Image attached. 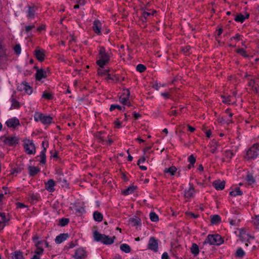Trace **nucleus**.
I'll return each instance as SVG.
<instances>
[{"mask_svg":"<svg viewBox=\"0 0 259 259\" xmlns=\"http://www.w3.org/2000/svg\"><path fill=\"white\" fill-rule=\"evenodd\" d=\"M223 240L221 236L218 234L209 235L203 242V244L209 243L210 245H219L221 244Z\"/></svg>","mask_w":259,"mask_h":259,"instance_id":"f257e3e1","label":"nucleus"},{"mask_svg":"<svg viewBox=\"0 0 259 259\" xmlns=\"http://www.w3.org/2000/svg\"><path fill=\"white\" fill-rule=\"evenodd\" d=\"M99 55L101 58L97 61V63L100 68H104V66L106 64L109 60V55L106 53L105 49L104 47L100 48Z\"/></svg>","mask_w":259,"mask_h":259,"instance_id":"f03ea898","label":"nucleus"},{"mask_svg":"<svg viewBox=\"0 0 259 259\" xmlns=\"http://www.w3.org/2000/svg\"><path fill=\"white\" fill-rule=\"evenodd\" d=\"M259 155V145L254 144L246 152V158L254 159Z\"/></svg>","mask_w":259,"mask_h":259,"instance_id":"7ed1b4c3","label":"nucleus"},{"mask_svg":"<svg viewBox=\"0 0 259 259\" xmlns=\"http://www.w3.org/2000/svg\"><path fill=\"white\" fill-rule=\"evenodd\" d=\"M34 120L36 121H40L44 124H50L52 121V117L50 116L45 115L43 114L36 113L34 116Z\"/></svg>","mask_w":259,"mask_h":259,"instance_id":"20e7f679","label":"nucleus"},{"mask_svg":"<svg viewBox=\"0 0 259 259\" xmlns=\"http://www.w3.org/2000/svg\"><path fill=\"white\" fill-rule=\"evenodd\" d=\"M24 147L26 152L28 154H34L35 152V147L32 141H25L24 144Z\"/></svg>","mask_w":259,"mask_h":259,"instance_id":"39448f33","label":"nucleus"},{"mask_svg":"<svg viewBox=\"0 0 259 259\" xmlns=\"http://www.w3.org/2000/svg\"><path fill=\"white\" fill-rule=\"evenodd\" d=\"M148 249L153 250L155 252L158 251V243L157 239H155L154 237H151L150 238L149 240L148 244Z\"/></svg>","mask_w":259,"mask_h":259,"instance_id":"423d86ee","label":"nucleus"},{"mask_svg":"<svg viewBox=\"0 0 259 259\" xmlns=\"http://www.w3.org/2000/svg\"><path fill=\"white\" fill-rule=\"evenodd\" d=\"M94 238L95 241L101 242L103 243V240L107 238L109 240V236L105 234L99 233L98 231H96L94 232Z\"/></svg>","mask_w":259,"mask_h":259,"instance_id":"0eeeda50","label":"nucleus"},{"mask_svg":"<svg viewBox=\"0 0 259 259\" xmlns=\"http://www.w3.org/2000/svg\"><path fill=\"white\" fill-rule=\"evenodd\" d=\"M4 142L9 146H13L18 144V139L16 137H7L4 140Z\"/></svg>","mask_w":259,"mask_h":259,"instance_id":"6e6552de","label":"nucleus"},{"mask_svg":"<svg viewBox=\"0 0 259 259\" xmlns=\"http://www.w3.org/2000/svg\"><path fill=\"white\" fill-rule=\"evenodd\" d=\"M6 123L8 127L15 128L17 125L19 124V121L17 118L14 117L9 119L6 121Z\"/></svg>","mask_w":259,"mask_h":259,"instance_id":"1a4fd4ad","label":"nucleus"},{"mask_svg":"<svg viewBox=\"0 0 259 259\" xmlns=\"http://www.w3.org/2000/svg\"><path fill=\"white\" fill-rule=\"evenodd\" d=\"M213 186L218 190H223L225 185V182L224 181H221L219 180L215 181L212 183Z\"/></svg>","mask_w":259,"mask_h":259,"instance_id":"9d476101","label":"nucleus"},{"mask_svg":"<svg viewBox=\"0 0 259 259\" xmlns=\"http://www.w3.org/2000/svg\"><path fill=\"white\" fill-rule=\"evenodd\" d=\"M8 259H23V253L20 251H16L8 256Z\"/></svg>","mask_w":259,"mask_h":259,"instance_id":"9b49d317","label":"nucleus"},{"mask_svg":"<svg viewBox=\"0 0 259 259\" xmlns=\"http://www.w3.org/2000/svg\"><path fill=\"white\" fill-rule=\"evenodd\" d=\"M74 256L76 259H83L86 256L85 252L82 248H79L76 250Z\"/></svg>","mask_w":259,"mask_h":259,"instance_id":"f8f14e48","label":"nucleus"},{"mask_svg":"<svg viewBox=\"0 0 259 259\" xmlns=\"http://www.w3.org/2000/svg\"><path fill=\"white\" fill-rule=\"evenodd\" d=\"M36 79L37 80H41L42 78L47 77V72L42 69H38L36 73Z\"/></svg>","mask_w":259,"mask_h":259,"instance_id":"ddd939ff","label":"nucleus"},{"mask_svg":"<svg viewBox=\"0 0 259 259\" xmlns=\"http://www.w3.org/2000/svg\"><path fill=\"white\" fill-rule=\"evenodd\" d=\"M68 237V234L67 233L61 234L56 237L55 242L57 244H60L66 240Z\"/></svg>","mask_w":259,"mask_h":259,"instance_id":"4468645a","label":"nucleus"},{"mask_svg":"<svg viewBox=\"0 0 259 259\" xmlns=\"http://www.w3.org/2000/svg\"><path fill=\"white\" fill-rule=\"evenodd\" d=\"M45 51L43 50H36L35 51V55L39 61L41 62L44 59Z\"/></svg>","mask_w":259,"mask_h":259,"instance_id":"2eb2a0df","label":"nucleus"},{"mask_svg":"<svg viewBox=\"0 0 259 259\" xmlns=\"http://www.w3.org/2000/svg\"><path fill=\"white\" fill-rule=\"evenodd\" d=\"M93 30L97 34L100 33V30L101 29V23L99 20H96L94 22V25L93 26Z\"/></svg>","mask_w":259,"mask_h":259,"instance_id":"dca6fc26","label":"nucleus"},{"mask_svg":"<svg viewBox=\"0 0 259 259\" xmlns=\"http://www.w3.org/2000/svg\"><path fill=\"white\" fill-rule=\"evenodd\" d=\"M44 142H42V145L44 147L43 150L41 151L40 152L39 157L40 158V162L42 164H45L46 163V148L44 147Z\"/></svg>","mask_w":259,"mask_h":259,"instance_id":"f3484780","label":"nucleus"},{"mask_svg":"<svg viewBox=\"0 0 259 259\" xmlns=\"http://www.w3.org/2000/svg\"><path fill=\"white\" fill-rule=\"evenodd\" d=\"M195 189L192 185H190V188L188 190L185 191V197L186 198H190L193 196Z\"/></svg>","mask_w":259,"mask_h":259,"instance_id":"a211bd4d","label":"nucleus"},{"mask_svg":"<svg viewBox=\"0 0 259 259\" xmlns=\"http://www.w3.org/2000/svg\"><path fill=\"white\" fill-rule=\"evenodd\" d=\"M29 174L31 176H34L36 175L40 170L37 167L29 166L28 167Z\"/></svg>","mask_w":259,"mask_h":259,"instance_id":"6ab92c4d","label":"nucleus"},{"mask_svg":"<svg viewBox=\"0 0 259 259\" xmlns=\"http://www.w3.org/2000/svg\"><path fill=\"white\" fill-rule=\"evenodd\" d=\"M55 185V182L52 179H50L46 183V188L50 192H52L54 190V186Z\"/></svg>","mask_w":259,"mask_h":259,"instance_id":"aec40b11","label":"nucleus"},{"mask_svg":"<svg viewBox=\"0 0 259 259\" xmlns=\"http://www.w3.org/2000/svg\"><path fill=\"white\" fill-rule=\"evenodd\" d=\"M137 188V186H131L130 187H128L125 190H123L122 192V194L124 195H128L132 193Z\"/></svg>","mask_w":259,"mask_h":259,"instance_id":"412c9836","label":"nucleus"},{"mask_svg":"<svg viewBox=\"0 0 259 259\" xmlns=\"http://www.w3.org/2000/svg\"><path fill=\"white\" fill-rule=\"evenodd\" d=\"M93 218L95 221L97 222H101L103 219L102 214L98 211L94 212Z\"/></svg>","mask_w":259,"mask_h":259,"instance_id":"4be33fe9","label":"nucleus"},{"mask_svg":"<svg viewBox=\"0 0 259 259\" xmlns=\"http://www.w3.org/2000/svg\"><path fill=\"white\" fill-rule=\"evenodd\" d=\"M210 218L212 224H217L219 223L221 220V217L218 214L211 215Z\"/></svg>","mask_w":259,"mask_h":259,"instance_id":"5701e85b","label":"nucleus"},{"mask_svg":"<svg viewBox=\"0 0 259 259\" xmlns=\"http://www.w3.org/2000/svg\"><path fill=\"white\" fill-rule=\"evenodd\" d=\"M129 222L134 226L140 224V219L138 217L132 218L129 220Z\"/></svg>","mask_w":259,"mask_h":259,"instance_id":"b1692460","label":"nucleus"},{"mask_svg":"<svg viewBox=\"0 0 259 259\" xmlns=\"http://www.w3.org/2000/svg\"><path fill=\"white\" fill-rule=\"evenodd\" d=\"M177 169L175 166H171L169 168H165L164 169V173H169L171 175H174Z\"/></svg>","mask_w":259,"mask_h":259,"instance_id":"393cba45","label":"nucleus"},{"mask_svg":"<svg viewBox=\"0 0 259 259\" xmlns=\"http://www.w3.org/2000/svg\"><path fill=\"white\" fill-rule=\"evenodd\" d=\"M191 251L194 255H197L199 251L198 246L196 244L193 243L191 247Z\"/></svg>","mask_w":259,"mask_h":259,"instance_id":"a878e982","label":"nucleus"},{"mask_svg":"<svg viewBox=\"0 0 259 259\" xmlns=\"http://www.w3.org/2000/svg\"><path fill=\"white\" fill-rule=\"evenodd\" d=\"M120 249L125 253H129L131 251L130 246L126 244H122L120 246Z\"/></svg>","mask_w":259,"mask_h":259,"instance_id":"bb28decb","label":"nucleus"},{"mask_svg":"<svg viewBox=\"0 0 259 259\" xmlns=\"http://www.w3.org/2000/svg\"><path fill=\"white\" fill-rule=\"evenodd\" d=\"M246 180L248 184L249 185H251L255 182V179L253 177L252 175L249 173L247 174L246 178Z\"/></svg>","mask_w":259,"mask_h":259,"instance_id":"cd10ccee","label":"nucleus"},{"mask_svg":"<svg viewBox=\"0 0 259 259\" xmlns=\"http://www.w3.org/2000/svg\"><path fill=\"white\" fill-rule=\"evenodd\" d=\"M35 10L34 8L29 7L27 16L30 18H34Z\"/></svg>","mask_w":259,"mask_h":259,"instance_id":"c85d7f7f","label":"nucleus"},{"mask_svg":"<svg viewBox=\"0 0 259 259\" xmlns=\"http://www.w3.org/2000/svg\"><path fill=\"white\" fill-rule=\"evenodd\" d=\"M242 194V192L239 188H237L234 191H232L230 192V195L233 196L241 195Z\"/></svg>","mask_w":259,"mask_h":259,"instance_id":"c756f323","label":"nucleus"},{"mask_svg":"<svg viewBox=\"0 0 259 259\" xmlns=\"http://www.w3.org/2000/svg\"><path fill=\"white\" fill-rule=\"evenodd\" d=\"M6 56V51L0 44V60H3Z\"/></svg>","mask_w":259,"mask_h":259,"instance_id":"7c9ffc66","label":"nucleus"},{"mask_svg":"<svg viewBox=\"0 0 259 259\" xmlns=\"http://www.w3.org/2000/svg\"><path fill=\"white\" fill-rule=\"evenodd\" d=\"M150 219L152 222H157L159 220L158 216L154 212H151L150 214Z\"/></svg>","mask_w":259,"mask_h":259,"instance_id":"2f4dec72","label":"nucleus"},{"mask_svg":"<svg viewBox=\"0 0 259 259\" xmlns=\"http://www.w3.org/2000/svg\"><path fill=\"white\" fill-rule=\"evenodd\" d=\"M69 222V219L67 218H62L59 220V225L61 226H65L67 225Z\"/></svg>","mask_w":259,"mask_h":259,"instance_id":"473e14b6","label":"nucleus"},{"mask_svg":"<svg viewBox=\"0 0 259 259\" xmlns=\"http://www.w3.org/2000/svg\"><path fill=\"white\" fill-rule=\"evenodd\" d=\"M115 238V236H114L113 238H110L109 237V240L107 238H105L103 240V243L107 245L111 244L114 242V240Z\"/></svg>","mask_w":259,"mask_h":259,"instance_id":"72a5a7b5","label":"nucleus"},{"mask_svg":"<svg viewBox=\"0 0 259 259\" xmlns=\"http://www.w3.org/2000/svg\"><path fill=\"white\" fill-rule=\"evenodd\" d=\"M23 89L25 91L26 93L29 95L31 94L32 92V88L25 83L23 84Z\"/></svg>","mask_w":259,"mask_h":259,"instance_id":"f704fd0d","label":"nucleus"},{"mask_svg":"<svg viewBox=\"0 0 259 259\" xmlns=\"http://www.w3.org/2000/svg\"><path fill=\"white\" fill-rule=\"evenodd\" d=\"M245 19L246 18H245L244 16L241 14H239L236 16V17L235 18V20L236 21L243 22Z\"/></svg>","mask_w":259,"mask_h":259,"instance_id":"c9c22d12","label":"nucleus"},{"mask_svg":"<svg viewBox=\"0 0 259 259\" xmlns=\"http://www.w3.org/2000/svg\"><path fill=\"white\" fill-rule=\"evenodd\" d=\"M245 252L241 248H239L236 251V256L238 257H242L244 255Z\"/></svg>","mask_w":259,"mask_h":259,"instance_id":"e433bc0d","label":"nucleus"},{"mask_svg":"<svg viewBox=\"0 0 259 259\" xmlns=\"http://www.w3.org/2000/svg\"><path fill=\"white\" fill-rule=\"evenodd\" d=\"M136 69L139 72H143L146 69V67L145 65L140 64L137 66Z\"/></svg>","mask_w":259,"mask_h":259,"instance_id":"4c0bfd02","label":"nucleus"},{"mask_svg":"<svg viewBox=\"0 0 259 259\" xmlns=\"http://www.w3.org/2000/svg\"><path fill=\"white\" fill-rule=\"evenodd\" d=\"M221 97L224 99L223 100V102L225 103L231 104V97L230 96H228L227 98L225 96L222 95Z\"/></svg>","mask_w":259,"mask_h":259,"instance_id":"58836bf2","label":"nucleus"},{"mask_svg":"<svg viewBox=\"0 0 259 259\" xmlns=\"http://www.w3.org/2000/svg\"><path fill=\"white\" fill-rule=\"evenodd\" d=\"M225 156L227 159L230 160L233 156V153L231 151L227 150L225 152Z\"/></svg>","mask_w":259,"mask_h":259,"instance_id":"ea45409f","label":"nucleus"},{"mask_svg":"<svg viewBox=\"0 0 259 259\" xmlns=\"http://www.w3.org/2000/svg\"><path fill=\"white\" fill-rule=\"evenodd\" d=\"M12 107L13 108H18L19 106V102L15 99L12 98L11 99Z\"/></svg>","mask_w":259,"mask_h":259,"instance_id":"a19ab883","label":"nucleus"},{"mask_svg":"<svg viewBox=\"0 0 259 259\" xmlns=\"http://www.w3.org/2000/svg\"><path fill=\"white\" fill-rule=\"evenodd\" d=\"M14 50L15 53L17 55H19L21 53V47H20V45H19V44L16 45L15 46Z\"/></svg>","mask_w":259,"mask_h":259,"instance_id":"79ce46f5","label":"nucleus"},{"mask_svg":"<svg viewBox=\"0 0 259 259\" xmlns=\"http://www.w3.org/2000/svg\"><path fill=\"white\" fill-rule=\"evenodd\" d=\"M118 109L120 110H122V107L120 106L119 105H111V106H110V111H113L114 110V109Z\"/></svg>","mask_w":259,"mask_h":259,"instance_id":"37998d69","label":"nucleus"},{"mask_svg":"<svg viewBox=\"0 0 259 259\" xmlns=\"http://www.w3.org/2000/svg\"><path fill=\"white\" fill-rule=\"evenodd\" d=\"M36 250L34 251L35 254L40 255L43 253L44 249L41 247H36Z\"/></svg>","mask_w":259,"mask_h":259,"instance_id":"c03bdc74","label":"nucleus"},{"mask_svg":"<svg viewBox=\"0 0 259 259\" xmlns=\"http://www.w3.org/2000/svg\"><path fill=\"white\" fill-rule=\"evenodd\" d=\"M237 53H239L242 56H244L245 57H248V55L246 54L245 50L243 49H239L237 51Z\"/></svg>","mask_w":259,"mask_h":259,"instance_id":"a18cd8bd","label":"nucleus"},{"mask_svg":"<svg viewBox=\"0 0 259 259\" xmlns=\"http://www.w3.org/2000/svg\"><path fill=\"white\" fill-rule=\"evenodd\" d=\"M42 98H46V99H47L49 100H50L52 98V95L49 93H47L46 92H44V93L42 95Z\"/></svg>","mask_w":259,"mask_h":259,"instance_id":"49530a36","label":"nucleus"},{"mask_svg":"<svg viewBox=\"0 0 259 259\" xmlns=\"http://www.w3.org/2000/svg\"><path fill=\"white\" fill-rule=\"evenodd\" d=\"M254 224L256 228L259 229V215L255 217L254 220Z\"/></svg>","mask_w":259,"mask_h":259,"instance_id":"de8ad7c7","label":"nucleus"},{"mask_svg":"<svg viewBox=\"0 0 259 259\" xmlns=\"http://www.w3.org/2000/svg\"><path fill=\"white\" fill-rule=\"evenodd\" d=\"M188 160L192 165H194L196 161L195 158L194 157L193 155H191L188 157Z\"/></svg>","mask_w":259,"mask_h":259,"instance_id":"09e8293b","label":"nucleus"},{"mask_svg":"<svg viewBox=\"0 0 259 259\" xmlns=\"http://www.w3.org/2000/svg\"><path fill=\"white\" fill-rule=\"evenodd\" d=\"M128 100V97H120L119 98L120 102L123 104H126Z\"/></svg>","mask_w":259,"mask_h":259,"instance_id":"8fccbe9b","label":"nucleus"},{"mask_svg":"<svg viewBox=\"0 0 259 259\" xmlns=\"http://www.w3.org/2000/svg\"><path fill=\"white\" fill-rule=\"evenodd\" d=\"M102 68H99L98 69V74L100 75V76H102L104 74H105V73H106L107 72H108V70H102L101 69Z\"/></svg>","mask_w":259,"mask_h":259,"instance_id":"3c124183","label":"nucleus"},{"mask_svg":"<svg viewBox=\"0 0 259 259\" xmlns=\"http://www.w3.org/2000/svg\"><path fill=\"white\" fill-rule=\"evenodd\" d=\"M214 145H215L211 146V152L212 153H214L216 151L217 148V145H218L217 143L215 142Z\"/></svg>","mask_w":259,"mask_h":259,"instance_id":"603ef678","label":"nucleus"},{"mask_svg":"<svg viewBox=\"0 0 259 259\" xmlns=\"http://www.w3.org/2000/svg\"><path fill=\"white\" fill-rule=\"evenodd\" d=\"M34 27L35 26L34 25L26 26L25 27V31L28 32Z\"/></svg>","mask_w":259,"mask_h":259,"instance_id":"864d4df0","label":"nucleus"},{"mask_svg":"<svg viewBox=\"0 0 259 259\" xmlns=\"http://www.w3.org/2000/svg\"><path fill=\"white\" fill-rule=\"evenodd\" d=\"M240 238V239L242 241H243L244 240H245V239H246L247 237H250V238H253V237H251V236H249L248 235V234H246V235H242V236H239Z\"/></svg>","mask_w":259,"mask_h":259,"instance_id":"5fc2aeb1","label":"nucleus"},{"mask_svg":"<svg viewBox=\"0 0 259 259\" xmlns=\"http://www.w3.org/2000/svg\"><path fill=\"white\" fill-rule=\"evenodd\" d=\"M0 217L2 218L4 222H6L9 221L8 219H6L5 213L4 212H2L0 213Z\"/></svg>","mask_w":259,"mask_h":259,"instance_id":"6e6d98bb","label":"nucleus"},{"mask_svg":"<svg viewBox=\"0 0 259 259\" xmlns=\"http://www.w3.org/2000/svg\"><path fill=\"white\" fill-rule=\"evenodd\" d=\"M143 17L144 18V19H146V18L151 15H152L151 13L146 12H144L142 14Z\"/></svg>","mask_w":259,"mask_h":259,"instance_id":"4d7b16f0","label":"nucleus"},{"mask_svg":"<svg viewBox=\"0 0 259 259\" xmlns=\"http://www.w3.org/2000/svg\"><path fill=\"white\" fill-rule=\"evenodd\" d=\"M162 259H169L168 253L166 252H164L161 257Z\"/></svg>","mask_w":259,"mask_h":259,"instance_id":"13d9d810","label":"nucleus"},{"mask_svg":"<svg viewBox=\"0 0 259 259\" xmlns=\"http://www.w3.org/2000/svg\"><path fill=\"white\" fill-rule=\"evenodd\" d=\"M191 48L190 46H187L185 48H183L182 49V51L185 53H189V51L190 50Z\"/></svg>","mask_w":259,"mask_h":259,"instance_id":"bf43d9fd","label":"nucleus"},{"mask_svg":"<svg viewBox=\"0 0 259 259\" xmlns=\"http://www.w3.org/2000/svg\"><path fill=\"white\" fill-rule=\"evenodd\" d=\"M101 133L97 134V137L100 141L104 142V137L101 136Z\"/></svg>","mask_w":259,"mask_h":259,"instance_id":"052dcab7","label":"nucleus"},{"mask_svg":"<svg viewBox=\"0 0 259 259\" xmlns=\"http://www.w3.org/2000/svg\"><path fill=\"white\" fill-rule=\"evenodd\" d=\"M187 215L191 216L193 218H197L198 217V215H196L192 212H188L187 213Z\"/></svg>","mask_w":259,"mask_h":259,"instance_id":"680f3d73","label":"nucleus"},{"mask_svg":"<svg viewBox=\"0 0 259 259\" xmlns=\"http://www.w3.org/2000/svg\"><path fill=\"white\" fill-rule=\"evenodd\" d=\"M16 205L17 207L20 208L26 207V206L23 203L20 202H17Z\"/></svg>","mask_w":259,"mask_h":259,"instance_id":"e2e57ef3","label":"nucleus"},{"mask_svg":"<svg viewBox=\"0 0 259 259\" xmlns=\"http://www.w3.org/2000/svg\"><path fill=\"white\" fill-rule=\"evenodd\" d=\"M124 93L123 94L126 95V97H129L130 95V92L128 89H125L123 90Z\"/></svg>","mask_w":259,"mask_h":259,"instance_id":"0e129e2a","label":"nucleus"},{"mask_svg":"<svg viewBox=\"0 0 259 259\" xmlns=\"http://www.w3.org/2000/svg\"><path fill=\"white\" fill-rule=\"evenodd\" d=\"M44 242V241H38L35 242V245L36 247H40V245L42 244Z\"/></svg>","mask_w":259,"mask_h":259,"instance_id":"69168bd1","label":"nucleus"},{"mask_svg":"<svg viewBox=\"0 0 259 259\" xmlns=\"http://www.w3.org/2000/svg\"><path fill=\"white\" fill-rule=\"evenodd\" d=\"M146 160L145 157L143 156L141 159H140L138 161V165H140L141 162H144Z\"/></svg>","mask_w":259,"mask_h":259,"instance_id":"338daca9","label":"nucleus"},{"mask_svg":"<svg viewBox=\"0 0 259 259\" xmlns=\"http://www.w3.org/2000/svg\"><path fill=\"white\" fill-rule=\"evenodd\" d=\"M115 127H117V128H120V127L121 123L118 120H117L116 121H115Z\"/></svg>","mask_w":259,"mask_h":259,"instance_id":"774afa93","label":"nucleus"}]
</instances>
